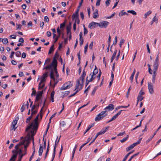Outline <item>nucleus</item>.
<instances>
[{"label": "nucleus", "instance_id": "34", "mask_svg": "<svg viewBox=\"0 0 161 161\" xmlns=\"http://www.w3.org/2000/svg\"><path fill=\"white\" fill-rule=\"evenodd\" d=\"M134 147L133 146L132 144H131L130 146L129 147H127L126 148V151L128 152L130 151V150L134 148Z\"/></svg>", "mask_w": 161, "mask_h": 161}, {"label": "nucleus", "instance_id": "17", "mask_svg": "<svg viewBox=\"0 0 161 161\" xmlns=\"http://www.w3.org/2000/svg\"><path fill=\"white\" fill-rule=\"evenodd\" d=\"M43 151V147L42 146H41V145H40V147H39V152H38L39 155L40 156H41L42 155Z\"/></svg>", "mask_w": 161, "mask_h": 161}, {"label": "nucleus", "instance_id": "4", "mask_svg": "<svg viewBox=\"0 0 161 161\" xmlns=\"http://www.w3.org/2000/svg\"><path fill=\"white\" fill-rule=\"evenodd\" d=\"M84 78L80 77L79 79L77 80V83L76 84L74 91L79 89V86H80V90H81L83 85Z\"/></svg>", "mask_w": 161, "mask_h": 161}, {"label": "nucleus", "instance_id": "27", "mask_svg": "<svg viewBox=\"0 0 161 161\" xmlns=\"http://www.w3.org/2000/svg\"><path fill=\"white\" fill-rule=\"evenodd\" d=\"M144 98V97H142V96L139 95L137 98V104L138 103L139 101H141Z\"/></svg>", "mask_w": 161, "mask_h": 161}, {"label": "nucleus", "instance_id": "10", "mask_svg": "<svg viewBox=\"0 0 161 161\" xmlns=\"http://www.w3.org/2000/svg\"><path fill=\"white\" fill-rule=\"evenodd\" d=\"M109 126H108L105 128H103L102 130L98 132L97 134V136H98L99 135H102L104 134L106 132L107 130L109 128Z\"/></svg>", "mask_w": 161, "mask_h": 161}, {"label": "nucleus", "instance_id": "19", "mask_svg": "<svg viewBox=\"0 0 161 161\" xmlns=\"http://www.w3.org/2000/svg\"><path fill=\"white\" fill-rule=\"evenodd\" d=\"M159 64L154 63L153 65L154 68L153 69V72H156L158 66Z\"/></svg>", "mask_w": 161, "mask_h": 161}, {"label": "nucleus", "instance_id": "31", "mask_svg": "<svg viewBox=\"0 0 161 161\" xmlns=\"http://www.w3.org/2000/svg\"><path fill=\"white\" fill-rule=\"evenodd\" d=\"M19 119V117H17L14 120H13L12 124L16 125L17 124L18 120Z\"/></svg>", "mask_w": 161, "mask_h": 161}, {"label": "nucleus", "instance_id": "33", "mask_svg": "<svg viewBox=\"0 0 161 161\" xmlns=\"http://www.w3.org/2000/svg\"><path fill=\"white\" fill-rule=\"evenodd\" d=\"M2 42L4 44H6L8 43V39L7 38H4L2 40Z\"/></svg>", "mask_w": 161, "mask_h": 161}, {"label": "nucleus", "instance_id": "12", "mask_svg": "<svg viewBox=\"0 0 161 161\" xmlns=\"http://www.w3.org/2000/svg\"><path fill=\"white\" fill-rule=\"evenodd\" d=\"M72 86V85L71 84L70 85H66V84L64 83L63 86L60 88L61 90H63L69 88Z\"/></svg>", "mask_w": 161, "mask_h": 161}, {"label": "nucleus", "instance_id": "57", "mask_svg": "<svg viewBox=\"0 0 161 161\" xmlns=\"http://www.w3.org/2000/svg\"><path fill=\"white\" fill-rule=\"evenodd\" d=\"M125 134H126V133H125V131H124L123 132H121V133H119L117 135V136H122L123 135Z\"/></svg>", "mask_w": 161, "mask_h": 161}, {"label": "nucleus", "instance_id": "28", "mask_svg": "<svg viewBox=\"0 0 161 161\" xmlns=\"http://www.w3.org/2000/svg\"><path fill=\"white\" fill-rule=\"evenodd\" d=\"M42 82H41V81L39 83V86L38 89L39 90H40L42 88H43L45 86L44 84H43L42 86H41V84L42 83Z\"/></svg>", "mask_w": 161, "mask_h": 161}, {"label": "nucleus", "instance_id": "3", "mask_svg": "<svg viewBox=\"0 0 161 161\" xmlns=\"http://www.w3.org/2000/svg\"><path fill=\"white\" fill-rule=\"evenodd\" d=\"M30 140L31 135L30 133H28L26 136L25 138L24 141H25V142H27L26 144L24 146L25 149L24 151L25 152V153L24 154H21L20 155L19 159L17 161H21L23 157L26 154L27 147L29 146Z\"/></svg>", "mask_w": 161, "mask_h": 161}, {"label": "nucleus", "instance_id": "46", "mask_svg": "<svg viewBox=\"0 0 161 161\" xmlns=\"http://www.w3.org/2000/svg\"><path fill=\"white\" fill-rule=\"evenodd\" d=\"M69 93V91H66L64 92V95H63L62 97L63 98L65 96H67L68 95Z\"/></svg>", "mask_w": 161, "mask_h": 161}, {"label": "nucleus", "instance_id": "13", "mask_svg": "<svg viewBox=\"0 0 161 161\" xmlns=\"http://www.w3.org/2000/svg\"><path fill=\"white\" fill-rule=\"evenodd\" d=\"M52 66H53V69H54V68H57V61L55 59V57H53V60L52 62Z\"/></svg>", "mask_w": 161, "mask_h": 161}, {"label": "nucleus", "instance_id": "11", "mask_svg": "<svg viewBox=\"0 0 161 161\" xmlns=\"http://www.w3.org/2000/svg\"><path fill=\"white\" fill-rule=\"evenodd\" d=\"M43 93V91L39 92L38 94L36 95L35 101H38L41 98L42 94Z\"/></svg>", "mask_w": 161, "mask_h": 161}, {"label": "nucleus", "instance_id": "55", "mask_svg": "<svg viewBox=\"0 0 161 161\" xmlns=\"http://www.w3.org/2000/svg\"><path fill=\"white\" fill-rule=\"evenodd\" d=\"M124 42V40L123 39H121L120 42L119 46L120 47H121L122 45Z\"/></svg>", "mask_w": 161, "mask_h": 161}, {"label": "nucleus", "instance_id": "26", "mask_svg": "<svg viewBox=\"0 0 161 161\" xmlns=\"http://www.w3.org/2000/svg\"><path fill=\"white\" fill-rule=\"evenodd\" d=\"M54 46L53 44L50 47L48 52V54H50L52 52H53L54 50Z\"/></svg>", "mask_w": 161, "mask_h": 161}, {"label": "nucleus", "instance_id": "25", "mask_svg": "<svg viewBox=\"0 0 161 161\" xmlns=\"http://www.w3.org/2000/svg\"><path fill=\"white\" fill-rule=\"evenodd\" d=\"M98 72V69L97 68L96 66H95V69L93 71V72L92 73H92V74L96 75L97 74Z\"/></svg>", "mask_w": 161, "mask_h": 161}, {"label": "nucleus", "instance_id": "14", "mask_svg": "<svg viewBox=\"0 0 161 161\" xmlns=\"http://www.w3.org/2000/svg\"><path fill=\"white\" fill-rule=\"evenodd\" d=\"M161 128V125L159 126V127L158 128V129L156 130L155 132L154 133L153 135L151 136L149 139H148L147 141V142H149L154 137V136L156 134L157 132Z\"/></svg>", "mask_w": 161, "mask_h": 161}, {"label": "nucleus", "instance_id": "21", "mask_svg": "<svg viewBox=\"0 0 161 161\" xmlns=\"http://www.w3.org/2000/svg\"><path fill=\"white\" fill-rule=\"evenodd\" d=\"M142 139V138H140L137 142L134 143L132 144L133 146L134 147L135 146H136V145L137 144H140L141 142Z\"/></svg>", "mask_w": 161, "mask_h": 161}, {"label": "nucleus", "instance_id": "32", "mask_svg": "<svg viewBox=\"0 0 161 161\" xmlns=\"http://www.w3.org/2000/svg\"><path fill=\"white\" fill-rule=\"evenodd\" d=\"M152 13V11L151 10H149V11L147 12L144 15V18H146L147 16H149L150 14H151Z\"/></svg>", "mask_w": 161, "mask_h": 161}, {"label": "nucleus", "instance_id": "2", "mask_svg": "<svg viewBox=\"0 0 161 161\" xmlns=\"http://www.w3.org/2000/svg\"><path fill=\"white\" fill-rule=\"evenodd\" d=\"M114 108V106L112 104H110L104 108V111H102L95 118V121L96 122L102 120L105 116L108 115V112L112 110Z\"/></svg>", "mask_w": 161, "mask_h": 161}, {"label": "nucleus", "instance_id": "64", "mask_svg": "<svg viewBox=\"0 0 161 161\" xmlns=\"http://www.w3.org/2000/svg\"><path fill=\"white\" fill-rule=\"evenodd\" d=\"M37 111H38L37 110H36L34 111H33V110L32 111V112L31 115L32 116L33 115L36 114L37 113Z\"/></svg>", "mask_w": 161, "mask_h": 161}, {"label": "nucleus", "instance_id": "35", "mask_svg": "<svg viewBox=\"0 0 161 161\" xmlns=\"http://www.w3.org/2000/svg\"><path fill=\"white\" fill-rule=\"evenodd\" d=\"M130 106L129 104H128V105L127 106H118V107H117V108H116L115 109V111H116L118 109H119V108H128L129 107V106Z\"/></svg>", "mask_w": 161, "mask_h": 161}, {"label": "nucleus", "instance_id": "44", "mask_svg": "<svg viewBox=\"0 0 161 161\" xmlns=\"http://www.w3.org/2000/svg\"><path fill=\"white\" fill-rule=\"evenodd\" d=\"M71 28V27H67L66 28L67 29V35L69 33H71L70 32V30Z\"/></svg>", "mask_w": 161, "mask_h": 161}, {"label": "nucleus", "instance_id": "36", "mask_svg": "<svg viewBox=\"0 0 161 161\" xmlns=\"http://www.w3.org/2000/svg\"><path fill=\"white\" fill-rule=\"evenodd\" d=\"M98 86H96L94 87V88L93 89V90L92 92V95H94V94L95 93V92H96V90L98 88Z\"/></svg>", "mask_w": 161, "mask_h": 161}, {"label": "nucleus", "instance_id": "50", "mask_svg": "<svg viewBox=\"0 0 161 161\" xmlns=\"http://www.w3.org/2000/svg\"><path fill=\"white\" fill-rule=\"evenodd\" d=\"M90 82H92L91 81H90V80H89L88 79V77L87 76L86 79V87L87 86L88 84Z\"/></svg>", "mask_w": 161, "mask_h": 161}, {"label": "nucleus", "instance_id": "54", "mask_svg": "<svg viewBox=\"0 0 161 161\" xmlns=\"http://www.w3.org/2000/svg\"><path fill=\"white\" fill-rule=\"evenodd\" d=\"M60 125L63 127H64L66 125L65 122L64 121H62L60 123Z\"/></svg>", "mask_w": 161, "mask_h": 161}, {"label": "nucleus", "instance_id": "62", "mask_svg": "<svg viewBox=\"0 0 161 161\" xmlns=\"http://www.w3.org/2000/svg\"><path fill=\"white\" fill-rule=\"evenodd\" d=\"M115 14V13L114 12L110 16H109V17H106V18L107 19H110L111 18L113 17Z\"/></svg>", "mask_w": 161, "mask_h": 161}, {"label": "nucleus", "instance_id": "47", "mask_svg": "<svg viewBox=\"0 0 161 161\" xmlns=\"http://www.w3.org/2000/svg\"><path fill=\"white\" fill-rule=\"evenodd\" d=\"M88 46V43H87L86 46L85 47V50H84V53L85 54L86 53V52H87V48Z\"/></svg>", "mask_w": 161, "mask_h": 161}, {"label": "nucleus", "instance_id": "41", "mask_svg": "<svg viewBox=\"0 0 161 161\" xmlns=\"http://www.w3.org/2000/svg\"><path fill=\"white\" fill-rule=\"evenodd\" d=\"M76 91L74 93H73V94H72L69 96V98H70L71 97H72L75 96L80 90L79 89H76Z\"/></svg>", "mask_w": 161, "mask_h": 161}, {"label": "nucleus", "instance_id": "38", "mask_svg": "<svg viewBox=\"0 0 161 161\" xmlns=\"http://www.w3.org/2000/svg\"><path fill=\"white\" fill-rule=\"evenodd\" d=\"M77 145H76L73 150L72 156V160L73 158L74 155L75 154V153L76 148H77Z\"/></svg>", "mask_w": 161, "mask_h": 161}, {"label": "nucleus", "instance_id": "51", "mask_svg": "<svg viewBox=\"0 0 161 161\" xmlns=\"http://www.w3.org/2000/svg\"><path fill=\"white\" fill-rule=\"evenodd\" d=\"M84 27V35H85L86 34H87L88 33V31L87 29L85 27V25H83Z\"/></svg>", "mask_w": 161, "mask_h": 161}, {"label": "nucleus", "instance_id": "39", "mask_svg": "<svg viewBox=\"0 0 161 161\" xmlns=\"http://www.w3.org/2000/svg\"><path fill=\"white\" fill-rule=\"evenodd\" d=\"M15 126L16 125L12 124L11 126L10 130H14V131L15 130L17 127H15Z\"/></svg>", "mask_w": 161, "mask_h": 161}, {"label": "nucleus", "instance_id": "5", "mask_svg": "<svg viewBox=\"0 0 161 161\" xmlns=\"http://www.w3.org/2000/svg\"><path fill=\"white\" fill-rule=\"evenodd\" d=\"M52 65H48L46 67H44V69H51V72L50 73V78L51 79H52L54 81H55V78L54 77V73L53 71V69L52 68Z\"/></svg>", "mask_w": 161, "mask_h": 161}, {"label": "nucleus", "instance_id": "56", "mask_svg": "<svg viewBox=\"0 0 161 161\" xmlns=\"http://www.w3.org/2000/svg\"><path fill=\"white\" fill-rule=\"evenodd\" d=\"M47 74L48 72H45L44 73L43 75L42 78L46 79V78H47Z\"/></svg>", "mask_w": 161, "mask_h": 161}, {"label": "nucleus", "instance_id": "16", "mask_svg": "<svg viewBox=\"0 0 161 161\" xmlns=\"http://www.w3.org/2000/svg\"><path fill=\"white\" fill-rule=\"evenodd\" d=\"M125 15H128L129 14L125 12L124 10H122L120 12H119V16L120 17H121Z\"/></svg>", "mask_w": 161, "mask_h": 161}, {"label": "nucleus", "instance_id": "7", "mask_svg": "<svg viewBox=\"0 0 161 161\" xmlns=\"http://www.w3.org/2000/svg\"><path fill=\"white\" fill-rule=\"evenodd\" d=\"M59 140H60V138H59L57 142L56 141L55 142V145L54 146V149H53V151L52 159L51 160V161H53V159L55 158V154H56V148L57 147V145L58 144V143L59 141Z\"/></svg>", "mask_w": 161, "mask_h": 161}, {"label": "nucleus", "instance_id": "6", "mask_svg": "<svg viewBox=\"0 0 161 161\" xmlns=\"http://www.w3.org/2000/svg\"><path fill=\"white\" fill-rule=\"evenodd\" d=\"M148 88L150 93L151 94H153L154 92L153 85L151 82H148Z\"/></svg>", "mask_w": 161, "mask_h": 161}, {"label": "nucleus", "instance_id": "58", "mask_svg": "<svg viewBox=\"0 0 161 161\" xmlns=\"http://www.w3.org/2000/svg\"><path fill=\"white\" fill-rule=\"evenodd\" d=\"M77 56L78 57V60H79V63H80V51H79V53H77Z\"/></svg>", "mask_w": 161, "mask_h": 161}, {"label": "nucleus", "instance_id": "43", "mask_svg": "<svg viewBox=\"0 0 161 161\" xmlns=\"http://www.w3.org/2000/svg\"><path fill=\"white\" fill-rule=\"evenodd\" d=\"M53 70L55 73L56 76V77L57 78H58L59 77V75H58V71H57V69L56 68H54V69Z\"/></svg>", "mask_w": 161, "mask_h": 161}, {"label": "nucleus", "instance_id": "49", "mask_svg": "<svg viewBox=\"0 0 161 161\" xmlns=\"http://www.w3.org/2000/svg\"><path fill=\"white\" fill-rule=\"evenodd\" d=\"M32 118V116L31 115L30 116L28 117L26 119V123H28L29 122L31 119Z\"/></svg>", "mask_w": 161, "mask_h": 161}, {"label": "nucleus", "instance_id": "8", "mask_svg": "<svg viewBox=\"0 0 161 161\" xmlns=\"http://www.w3.org/2000/svg\"><path fill=\"white\" fill-rule=\"evenodd\" d=\"M99 26L100 27L106 28L109 24V23L107 21H103L102 22H100L99 23Z\"/></svg>", "mask_w": 161, "mask_h": 161}, {"label": "nucleus", "instance_id": "40", "mask_svg": "<svg viewBox=\"0 0 161 161\" xmlns=\"http://www.w3.org/2000/svg\"><path fill=\"white\" fill-rule=\"evenodd\" d=\"M129 137V135H127L126 137L124 138L123 139L120 140V141L121 142L123 143L125 142L126 140H127Z\"/></svg>", "mask_w": 161, "mask_h": 161}, {"label": "nucleus", "instance_id": "22", "mask_svg": "<svg viewBox=\"0 0 161 161\" xmlns=\"http://www.w3.org/2000/svg\"><path fill=\"white\" fill-rule=\"evenodd\" d=\"M89 77H91L90 79V81H92L96 78V75L92 74V73H90L89 75Z\"/></svg>", "mask_w": 161, "mask_h": 161}, {"label": "nucleus", "instance_id": "48", "mask_svg": "<svg viewBox=\"0 0 161 161\" xmlns=\"http://www.w3.org/2000/svg\"><path fill=\"white\" fill-rule=\"evenodd\" d=\"M32 92L31 94V96H33L35 95L36 94V91L34 89V88H32Z\"/></svg>", "mask_w": 161, "mask_h": 161}, {"label": "nucleus", "instance_id": "60", "mask_svg": "<svg viewBox=\"0 0 161 161\" xmlns=\"http://www.w3.org/2000/svg\"><path fill=\"white\" fill-rule=\"evenodd\" d=\"M35 153L34 151H33L31 156V157L30 158L29 161H31L32 158H33V157H34Z\"/></svg>", "mask_w": 161, "mask_h": 161}, {"label": "nucleus", "instance_id": "15", "mask_svg": "<svg viewBox=\"0 0 161 161\" xmlns=\"http://www.w3.org/2000/svg\"><path fill=\"white\" fill-rule=\"evenodd\" d=\"M98 11L97 9H96L95 11L93 14V17L94 19H96L98 17Z\"/></svg>", "mask_w": 161, "mask_h": 161}, {"label": "nucleus", "instance_id": "29", "mask_svg": "<svg viewBox=\"0 0 161 161\" xmlns=\"http://www.w3.org/2000/svg\"><path fill=\"white\" fill-rule=\"evenodd\" d=\"M156 75V72H153V75L152 81L153 83H154L155 80V77Z\"/></svg>", "mask_w": 161, "mask_h": 161}, {"label": "nucleus", "instance_id": "45", "mask_svg": "<svg viewBox=\"0 0 161 161\" xmlns=\"http://www.w3.org/2000/svg\"><path fill=\"white\" fill-rule=\"evenodd\" d=\"M86 75V72L85 71V70L84 69V70H83V71L82 74L80 77L85 78Z\"/></svg>", "mask_w": 161, "mask_h": 161}, {"label": "nucleus", "instance_id": "37", "mask_svg": "<svg viewBox=\"0 0 161 161\" xmlns=\"http://www.w3.org/2000/svg\"><path fill=\"white\" fill-rule=\"evenodd\" d=\"M127 12L130 13L132 14L133 15H136V13L135 11L133 10H128Z\"/></svg>", "mask_w": 161, "mask_h": 161}, {"label": "nucleus", "instance_id": "53", "mask_svg": "<svg viewBox=\"0 0 161 161\" xmlns=\"http://www.w3.org/2000/svg\"><path fill=\"white\" fill-rule=\"evenodd\" d=\"M15 55L17 57H19L21 55V52L19 51H17Z\"/></svg>", "mask_w": 161, "mask_h": 161}, {"label": "nucleus", "instance_id": "59", "mask_svg": "<svg viewBox=\"0 0 161 161\" xmlns=\"http://www.w3.org/2000/svg\"><path fill=\"white\" fill-rule=\"evenodd\" d=\"M146 46H147V50L148 53H150V48L149 47V44H148V43H147V44Z\"/></svg>", "mask_w": 161, "mask_h": 161}, {"label": "nucleus", "instance_id": "20", "mask_svg": "<svg viewBox=\"0 0 161 161\" xmlns=\"http://www.w3.org/2000/svg\"><path fill=\"white\" fill-rule=\"evenodd\" d=\"M17 156V154H13L12 157L9 159V161H15Z\"/></svg>", "mask_w": 161, "mask_h": 161}, {"label": "nucleus", "instance_id": "23", "mask_svg": "<svg viewBox=\"0 0 161 161\" xmlns=\"http://www.w3.org/2000/svg\"><path fill=\"white\" fill-rule=\"evenodd\" d=\"M158 19L156 18L155 16L153 18V20L151 22V25H152L153 23L154 22H155L156 24L158 23Z\"/></svg>", "mask_w": 161, "mask_h": 161}, {"label": "nucleus", "instance_id": "63", "mask_svg": "<svg viewBox=\"0 0 161 161\" xmlns=\"http://www.w3.org/2000/svg\"><path fill=\"white\" fill-rule=\"evenodd\" d=\"M93 41H92L89 45V48L91 50L92 49V47H93Z\"/></svg>", "mask_w": 161, "mask_h": 161}, {"label": "nucleus", "instance_id": "30", "mask_svg": "<svg viewBox=\"0 0 161 161\" xmlns=\"http://www.w3.org/2000/svg\"><path fill=\"white\" fill-rule=\"evenodd\" d=\"M22 149H18V150H17V153H16V154H17V155L18 154H20V155H21V153H22ZM20 156H19V157H20Z\"/></svg>", "mask_w": 161, "mask_h": 161}, {"label": "nucleus", "instance_id": "24", "mask_svg": "<svg viewBox=\"0 0 161 161\" xmlns=\"http://www.w3.org/2000/svg\"><path fill=\"white\" fill-rule=\"evenodd\" d=\"M54 91H53L51 93V98L52 102H54Z\"/></svg>", "mask_w": 161, "mask_h": 161}, {"label": "nucleus", "instance_id": "1", "mask_svg": "<svg viewBox=\"0 0 161 161\" xmlns=\"http://www.w3.org/2000/svg\"><path fill=\"white\" fill-rule=\"evenodd\" d=\"M46 101V99L45 100V101L44 102L43 106L42 108L40 110V111L39 112V114H38L35 119L34 120V124L33 123H32L30 125L28 126L27 128L26 129L25 131H27L28 130L31 129L33 126V127L32 128V130L31 131L29 132L30 134H31V136H34V135L35 134L36 132L34 133V131H36L37 130L38 127V126L39 123L38 121V118L39 117V114L40 115L41 119L42 118L43 116V114H42V110L43 109V108L44 107L45 105V102Z\"/></svg>", "mask_w": 161, "mask_h": 161}, {"label": "nucleus", "instance_id": "42", "mask_svg": "<svg viewBox=\"0 0 161 161\" xmlns=\"http://www.w3.org/2000/svg\"><path fill=\"white\" fill-rule=\"evenodd\" d=\"M131 86H130V87H129V88L128 89V92L126 94V97L127 98H128L129 95L130 94V91L131 90Z\"/></svg>", "mask_w": 161, "mask_h": 161}, {"label": "nucleus", "instance_id": "61", "mask_svg": "<svg viewBox=\"0 0 161 161\" xmlns=\"http://www.w3.org/2000/svg\"><path fill=\"white\" fill-rule=\"evenodd\" d=\"M16 29H21V25L20 24H16Z\"/></svg>", "mask_w": 161, "mask_h": 161}, {"label": "nucleus", "instance_id": "9", "mask_svg": "<svg viewBox=\"0 0 161 161\" xmlns=\"http://www.w3.org/2000/svg\"><path fill=\"white\" fill-rule=\"evenodd\" d=\"M99 23H96L92 21L89 24L88 27L90 29H92L93 27V28H95L99 26Z\"/></svg>", "mask_w": 161, "mask_h": 161}, {"label": "nucleus", "instance_id": "18", "mask_svg": "<svg viewBox=\"0 0 161 161\" xmlns=\"http://www.w3.org/2000/svg\"><path fill=\"white\" fill-rule=\"evenodd\" d=\"M72 19H76L79 18L78 13L75 12V13H74L72 16Z\"/></svg>", "mask_w": 161, "mask_h": 161}, {"label": "nucleus", "instance_id": "52", "mask_svg": "<svg viewBox=\"0 0 161 161\" xmlns=\"http://www.w3.org/2000/svg\"><path fill=\"white\" fill-rule=\"evenodd\" d=\"M25 105H24V104H23V105L20 108V110H21V112H23L25 110Z\"/></svg>", "mask_w": 161, "mask_h": 161}]
</instances>
